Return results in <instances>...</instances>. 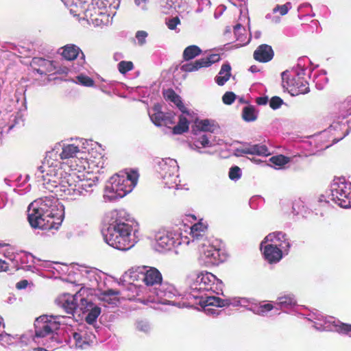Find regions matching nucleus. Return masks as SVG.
I'll use <instances>...</instances> for the list:
<instances>
[{
	"instance_id": "f257e3e1",
	"label": "nucleus",
	"mask_w": 351,
	"mask_h": 351,
	"mask_svg": "<svg viewBox=\"0 0 351 351\" xmlns=\"http://www.w3.org/2000/svg\"><path fill=\"white\" fill-rule=\"evenodd\" d=\"M86 151L75 143H56L46 153L35 176L44 188L56 195L75 199L93 191L97 177L88 171Z\"/></svg>"
},
{
	"instance_id": "f03ea898",
	"label": "nucleus",
	"mask_w": 351,
	"mask_h": 351,
	"mask_svg": "<svg viewBox=\"0 0 351 351\" xmlns=\"http://www.w3.org/2000/svg\"><path fill=\"white\" fill-rule=\"evenodd\" d=\"M191 295L194 298H199V304L207 314L214 315L217 309L215 307L244 306L247 307L249 300L245 298H232L222 300L210 295L211 293L219 294L222 291L223 282L213 274L205 271L192 274L189 277Z\"/></svg>"
},
{
	"instance_id": "7ed1b4c3",
	"label": "nucleus",
	"mask_w": 351,
	"mask_h": 351,
	"mask_svg": "<svg viewBox=\"0 0 351 351\" xmlns=\"http://www.w3.org/2000/svg\"><path fill=\"white\" fill-rule=\"evenodd\" d=\"M130 216L123 209L112 210L107 213L104 221L107 225L103 230L105 242L110 246L128 250L137 242V230L129 221Z\"/></svg>"
},
{
	"instance_id": "20e7f679",
	"label": "nucleus",
	"mask_w": 351,
	"mask_h": 351,
	"mask_svg": "<svg viewBox=\"0 0 351 351\" xmlns=\"http://www.w3.org/2000/svg\"><path fill=\"white\" fill-rule=\"evenodd\" d=\"M62 217L63 206L52 195L37 199L28 206L27 218L34 228L57 229Z\"/></svg>"
},
{
	"instance_id": "39448f33",
	"label": "nucleus",
	"mask_w": 351,
	"mask_h": 351,
	"mask_svg": "<svg viewBox=\"0 0 351 351\" xmlns=\"http://www.w3.org/2000/svg\"><path fill=\"white\" fill-rule=\"evenodd\" d=\"M138 174L136 171H120L112 176L108 181L104 198L113 201L123 197L130 193L136 185Z\"/></svg>"
},
{
	"instance_id": "423d86ee",
	"label": "nucleus",
	"mask_w": 351,
	"mask_h": 351,
	"mask_svg": "<svg viewBox=\"0 0 351 351\" xmlns=\"http://www.w3.org/2000/svg\"><path fill=\"white\" fill-rule=\"evenodd\" d=\"M66 317L62 315H43L38 317L34 323L36 338L45 337L50 335L51 343L48 347L53 348L58 341L55 332L60 325L65 324Z\"/></svg>"
},
{
	"instance_id": "0eeeda50",
	"label": "nucleus",
	"mask_w": 351,
	"mask_h": 351,
	"mask_svg": "<svg viewBox=\"0 0 351 351\" xmlns=\"http://www.w3.org/2000/svg\"><path fill=\"white\" fill-rule=\"evenodd\" d=\"M66 317L62 315H43L38 317L34 323L36 338L45 337L50 335L51 343L48 347L53 348L58 341L55 332L60 325L65 324Z\"/></svg>"
},
{
	"instance_id": "6e6552de",
	"label": "nucleus",
	"mask_w": 351,
	"mask_h": 351,
	"mask_svg": "<svg viewBox=\"0 0 351 351\" xmlns=\"http://www.w3.org/2000/svg\"><path fill=\"white\" fill-rule=\"evenodd\" d=\"M66 317L62 315H43L38 317L34 323L36 338L45 337L50 335L51 343L48 347L53 348L58 341L55 332L60 325L65 324Z\"/></svg>"
},
{
	"instance_id": "1a4fd4ad",
	"label": "nucleus",
	"mask_w": 351,
	"mask_h": 351,
	"mask_svg": "<svg viewBox=\"0 0 351 351\" xmlns=\"http://www.w3.org/2000/svg\"><path fill=\"white\" fill-rule=\"evenodd\" d=\"M304 69L296 68L291 71L282 73L283 86L292 95L305 94L309 92L308 83L301 75H304Z\"/></svg>"
},
{
	"instance_id": "9d476101",
	"label": "nucleus",
	"mask_w": 351,
	"mask_h": 351,
	"mask_svg": "<svg viewBox=\"0 0 351 351\" xmlns=\"http://www.w3.org/2000/svg\"><path fill=\"white\" fill-rule=\"evenodd\" d=\"M155 248L158 251L169 250L182 244L189 245V238L178 231L160 230L155 234Z\"/></svg>"
},
{
	"instance_id": "9b49d317",
	"label": "nucleus",
	"mask_w": 351,
	"mask_h": 351,
	"mask_svg": "<svg viewBox=\"0 0 351 351\" xmlns=\"http://www.w3.org/2000/svg\"><path fill=\"white\" fill-rule=\"evenodd\" d=\"M157 171L160 176L164 184L168 188L176 187L179 182V167L176 160L172 158H162L158 162Z\"/></svg>"
},
{
	"instance_id": "f8f14e48",
	"label": "nucleus",
	"mask_w": 351,
	"mask_h": 351,
	"mask_svg": "<svg viewBox=\"0 0 351 351\" xmlns=\"http://www.w3.org/2000/svg\"><path fill=\"white\" fill-rule=\"evenodd\" d=\"M331 199L342 208L351 207V182L344 178L334 179L330 186Z\"/></svg>"
},
{
	"instance_id": "ddd939ff",
	"label": "nucleus",
	"mask_w": 351,
	"mask_h": 351,
	"mask_svg": "<svg viewBox=\"0 0 351 351\" xmlns=\"http://www.w3.org/2000/svg\"><path fill=\"white\" fill-rule=\"evenodd\" d=\"M138 274L142 276V280L145 284L150 287V291L154 290V287H157L162 282V274L155 267H149L144 266L142 268H138L136 270H129L124 274V278H130L134 280L138 277Z\"/></svg>"
},
{
	"instance_id": "4468645a",
	"label": "nucleus",
	"mask_w": 351,
	"mask_h": 351,
	"mask_svg": "<svg viewBox=\"0 0 351 351\" xmlns=\"http://www.w3.org/2000/svg\"><path fill=\"white\" fill-rule=\"evenodd\" d=\"M152 293L153 295L150 296L149 301L163 304L174 305L175 301L173 298L178 295L176 288L167 282H161L157 287L154 288Z\"/></svg>"
},
{
	"instance_id": "2eb2a0df",
	"label": "nucleus",
	"mask_w": 351,
	"mask_h": 351,
	"mask_svg": "<svg viewBox=\"0 0 351 351\" xmlns=\"http://www.w3.org/2000/svg\"><path fill=\"white\" fill-rule=\"evenodd\" d=\"M84 5L85 4H82V10L80 11L78 14H75L74 16H80L83 15V19H86L90 24L96 27L108 25L111 23V19L109 18L108 14H105V12H103L100 13L95 5L90 3L88 5L87 8H85Z\"/></svg>"
},
{
	"instance_id": "dca6fc26",
	"label": "nucleus",
	"mask_w": 351,
	"mask_h": 351,
	"mask_svg": "<svg viewBox=\"0 0 351 351\" xmlns=\"http://www.w3.org/2000/svg\"><path fill=\"white\" fill-rule=\"evenodd\" d=\"M96 337L90 328L84 325H80L76 331L71 332L69 337V344L71 348L77 349H86L93 343Z\"/></svg>"
},
{
	"instance_id": "f3484780",
	"label": "nucleus",
	"mask_w": 351,
	"mask_h": 351,
	"mask_svg": "<svg viewBox=\"0 0 351 351\" xmlns=\"http://www.w3.org/2000/svg\"><path fill=\"white\" fill-rule=\"evenodd\" d=\"M197 246L199 252V260L202 264L208 266L218 265L222 261L219 250L211 245L208 240H205Z\"/></svg>"
},
{
	"instance_id": "a211bd4d",
	"label": "nucleus",
	"mask_w": 351,
	"mask_h": 351,
	"mask_svg": "<svg viewBox=\"0 0 351 351\" xmlns=\"http://www.w3.org/2000/svg\"><path fill=\"white\" fill-rule=\"evenodd\" d=\"M315 322L314 327L319 330H332L340 333H348L351 331V324H346L335 319L332 317L321 315Z\"/></svg>"
},
{
	"instance_id": "6ab92c4d",
	"label": "nucleus",
	"mask_w": 351,
	"mask_h": 351,
	"mask_svg": "<svg viewBox=\"0 0 351 351\" xmlns=\"http://www.w3.org/2000/svg\"><path fill=\"white\" fill-rule=\"evenodd\" d=\"M160 10L165 14H173L176 12L188 14L189 5L184 0H160Z\"/></svg>"
},
{
	"instance_id": "aec40b11",
	"label": "nucleus",
	"mask_w": 351,
	"mask_h": 351,
	"mask_svg": "<svg viewBox=\"0 0 351 351\" xmlns=\"http://www.w3.org/2000/svg\"><path fill=\"white\" fill-rule=\"evenodd\" d=\"M267 243L269 245L282 248L285 254H287L291 244L285 233L282 232H274L269 234L261 243V247Z\"/></svg>"
},
{
	"instance_id": "412c9836",
	"label": "nucleus",
	"mask_w": 351,
	"mask_h": 351,
	"mask_svg": "<svg viewBox=\"0 0 351 351\" xmlns=\"http://www.w3.org/2000/svg\"><path fill=\"white\" fill-rule=\"evenodd\" d=\"M80 298H83L79 293L74 295L64 293L57 299V302L68 314L73 315L75 311L81 306Z\"/></svg>"
},
{
	"instance_id": "4be33fe9",
	"label": "nucleus",
	"mask_w": 351,
	"mask_h": 351,
	"mask_svg": "<svg viewBox=\"0 0 351 351\" xmlns=\"http://www.w3.org/2000/svg\"><path fill=\"white\" fill-rule=\"evenodd\" d=\"M86 143L88 145L90 146V148L83 147L84 150L86 151V158L89 162V168H86V171H88L92 173L90 171L91 169L90 165L97 167L101 163V160L103 159V154L101 153L102 149L101 146L96 142L90 141H86ZM83 173H85V171H84Z\"/></svg>"
},
{
	"instance_id": "5701e85b",
	"label": "nucleus",
	"mask_w": 351,
	"mask_h": 351,
	"mask_svg": "<svg viewBox=\"0 0 351 351\" xmlns=\"http://www.w3.org/2000/svg\"><path fill=\"white\" fill-rule=\"evenodd\" d=\"M220 56L219 54H211L207 57L199 59L193 62L184 64L182 66L181 69L185 72H193L203 67H208L213 63L219 62Z\"/></svg>"
},
{
	"instance_id": "b1692460",
	"label": "nucleus",
	"mask_w": 351,
	"mask_h": 351,
	"mask_svg": "<svg viewBox=\"0 0 351 351\" xmlns=\"http://www.w3.org/2000/svg\"><path fill=\"white\" fill-rule=\"evenodd\" d=\"M206 230L207 225L202 221L190 227V232L187 235L189 238L190 243L196 246L200 243L204 242L205 240H208L206 237Z\"/></svg>"
},
{
	"instance_id": "393cba45",
	"label": "nucleus",
	"mask_w": 351,
	"mask_h": 351,
	"mask_svg": "<svg viewBox=\"0 0 351 351\" xmlns=\"http://www.w3.org/2000/svg\"><path fill=\"white\" fill-rule=\"evenodd\" d=\"M150 119L156 126L168 125L174 123V117L171 114H165L160 110L159 104L154 105L149 112Z\"/></svg>"
},
{
	"instance_id": "a878e982",
	"label": "nucleus",
	"mask_w": 351,
	"mask_h": 351,
	"mask_svg": "<svg viewBox=\"0 0 351 351\" xmlns=\"http://www.w3.org/2000/svg\"><path fill=\"white\" fill-rule=\"evenodd\" d=\"M80 300L81 306H80V309L83 313H87L86 316V322L89 325H93L100 315L101 308L94 305L86 298H80Z\"/></svg>"
},
{
	"instance_id": "bb28decb",
	"label": "nucleus",
	"mask_w": 351,
	"mask_h": 351,
	"mask_svg": "<svg viewBox=\"0 0 351 351\" xmlns=\"http://www.w3.org/2000/svg\"><path fill=\"white\" fill-rule=\"evenodd\" d=\"M339 114L338 119L335 121L328 128L330 132L332 130H337L339 129L341 130L346 128L347 121L343 122V120L348 115H351V96L342 104Z\"/></svg>"
},
{
	"instance_id": "cd10ccee",
	"label": "nucleus",
	"mask_w": 351,
	"mask_h": 351,
	"mask_svg": "<svg viewBox=\"0 0 351 351\" xmlns=\"http://www.w3.org/2000/svg\"><path fill=\"white\" fill-rule=\"evenodd\" d=\"M263 250V254L265 260L269 263H276L279 262L282 258L285 251L282 248H278L267 243L261 247Z\"/></svg>"
},
{
	"instance_id": "c85d7f7f",
	"label": "nucleus",
	"mask_w": 351,
	"mask_h": 351,
	"mask_svg": "<svg viewBox=\"0 0 351 351\" xmlns=\"http://www.w3.org/2000/svg\"><path fill=\"white\" fill-rule=\"evenodd\" d=\"M274 57V51L271 46L263 44L260 45L254 52V58L260 62H267Z\"/></svg>"
},
{
	"instance_id": "c756f323",
	"label": "nucleus",
	"mask_w": 351,
	"mask_h": 351,
	"mask_svg": "<svg viewBox=\"0 0 351 351\" xmlns=\"http://www.w3.org/2000/svg\"><path fill=\"white\" fill-rule=\"evenodd\" d=\"M212 143L209 137L206 134L199 132V134H197V137L195 138L193 144L191 145V147L199 153H202L201 151L202 148L210 147Z\"/></svg>"
},
{
	"instance_id": "7c9ffc66",
	"label": "nucleus",
	"mask_w": 351,
	"mask_h": 351,
	"mask_svg": "<svg viewBox=\"0 0 351 351\" xmlns=\"http://www.w3.org/2000/svg\"><path fill=\"white\" fill-rule=\"evenodd\" d=\"M274 304L278 310L288 308L296 304V300L293 294H285L279 296Z\"/></svg>"
},
{
	"instance_id": "2f4dec72",
	"label": "nucleus",
	"mask_w": 351,
	"mask_h": 351,
	"mask_svg": "<svg viewBox=\"0 0 351 351\" xmlns=\"http://www.w3.org/2000/svg\"><path fill=\"white\" fill-rule=\"evenodd\" d=\"M273 309L278 310V308L275 306L274 303H260L258 304H255L250 308V310L252 311L254 314L265 316L268 312L271 311Z\"/></svg>"
},
{
	"instance_id": "473e14b6",
	"label": "nucleus",
	"mask_w": 351,
	"mask_h": 351,
	"mask_svg": "<svg viewBox=\"0 0 351 351\" xmlns=\"http://www.w3.org/2000/svg\"><path fill=\"white\" fill-rule=\"evenodd\" d=\"M248 154L268 156L271 154L267 147L262 144L248 145L247 149L243 151Z\"/></svg>"
},
{
	"instance_id": "72a5a7b5",
	"label": "nucleus",
	"mask_w": 351,
	"mask_h": 351,
	"mask_svg": "<svg viewBox=\"0 0 351 351\" xmlns=\"http://www.w3.org/2000/svg\"><path fill=\"white\" fill-rule=\"evenodd\" d=\"M61 49L62 50L61 55L67 60H75L79 53L81 52L80 49L75 45H66L62 47Z\"/></svg>"
},
{
	"instance_id": "f704fd0d",
	"label": "nucleus",
	"mask_w": 351,
	"mask_h": 351,
	"mask_svg": "<svg viewBox=\"0 0 351 351\" xmlns=\"http://www.w3.org/2000/svg\"><path fill=\"white\" fill-rule=\"evenodd\" d=\"M119 291L112 289H108L100 294L99 299L108 304L116 305L119 301Z\"/></svg>"
},
{
	"instance_id": "c9c22d12",
	"label": "nucleus",
	"mask_w": 351,
	"mask_h": 351,
	"mask_svg": "<svg viewBox=\"0 0 351 351\" xmlns=\"http://www.w3.org/2000/svg\"><path fill=\"white\" fill-rule=\"evenodd\" d=\"M231 67L228 64L222 65L218 75L215 78L217 84L219 86H223L230 77Z\"/></svg>"
},
{
	"instance_id": "e433bc0d",
	"label": "nucleus",
	"mask_w": 351,
	"mask_h": 351,
	"mask_svg": "<svg viewBox=\"0 0 351 351\" xmlns=\"http://www.w3.org/2000/svg\"><path fill=\"white\" fill-rule=\"evenodd\" d=\"M65 6H66L71 14L73 16L78 14L80 11L82 10V4H85L87 0H61Z\"/></svg>"
},
{
	"instance_id": "4c0bfd02",
	"label": "nucleus",
	"mask_w": 351,
	"mask_h": 351,
	"mask_svg": "<svg viewBox=\"0 0 351 351\" xmlns=\"http://www.w3.org/2000/svg\"><path fill=\"white\" fill-rule=\"evenodd\" d=\"M188 117V115H187ZM189 117L192 118V115ZM189 121L186 118V114H183L180 117L178 123L173 127V133L174 134H181L189 130Z\"/></svg>"
},
{
	"instance_id": "58836bf2",
	"label": "nucleus",
	"mask_w": 351,
	"mask_h": 351,
	"mask_svg": "<svg viewBox=\"0 0 351 351\" xmlns=\"http://www.w3.org/2000/svg\"><path fill=\"white\" fill-rule=\"evenodd\" d=\"M245 31V28L241 24H237L234 27V33L236 39L240 42V45H245L249 42V39H247L246 36L244 34Z\"/></svg>"
},
{
	"instance_id": "ea45409f",
	"label": "nucleus",
	"mask_w": 351,
	"mask_h": 351,
	"mask_svg": "<svg viewBox=\"0 0 351 351\" xmlns=\"http://www.w3.org/2000/svg\"><path fill=\"white\" fill-rule=\"evenodd\" d=\"M202 52L201 49L196 45H190L187 47L183 52V58L185 60H191Z\"/></svg>"
},
{
	"instance_id": "a19ab883",
	"label": "nucleus",
	"mask_w": 351,
	"mask_h": 351,
	"mask_svg": "<svg viewBox=\"0 0 351 351\" xmlns=\"http://www.w3.org/2000/svg\"><path fill=\"white\" fill-rule=\"evenodd\" d=\"M196 126L197 129L201 132H213L216 128V125L213 121L208 119L202 120L197 122Z\"/></svg>"
},
{
	"instance_id": "79ce46f5",
	"label": "nucleus",
	"mask_w": 351,
	"mask_h": 351,
	"mask_svg": "<svg viewBox=\"0 0 351 351\" xmlns=\"http://www.w3.org/2000/svg\"><path fill=\"white\" fill-rule=\"evenodd\" d=\"M243 119L247 122L254 121L256 119L257 115L255 108L253 106H245L243 109Z\"/></svg>"
},
{
	"instance_id": "37998d69",
	"label": "nucleus",
	"mask_w": 351,
	"mask_h": 351,
	"mask_svg": "<svg viewBox=\"0 0 351 351\" xmlns=\"http://www.w3.org/2000/svg\"><path fill=\"white\" fill-rule=\"evenodd\" d=\"M73 82L77 84L86 87H92L94 86L93 80L90 77L83 74L77 75L75 79L73 80Z\"/></svg>"
},
{
	"instance_id": "c03bdc74",
	"label": "nucleus",
	"mask_w": 351,
	"mask_h": 351,
	"mask_svg": "<svg viewBox=\"0 0 351 351\" xmlns=\"http://www.w3.org/2000/svg\"><path fill=\"white\" fill-rule=\"evenodd\" d=\"M269 160L273 165L278 167V168H281L290 162V158L283 155L273 156Z\"/></svg>"
},
{
	"instance_id": "a18cd8bd",
	"label": "nucleus",
	"mask_w": 351,
	"mask_h": 351,
	"mask_svg": "<svg viewBox=\"0 0 351 351\" xmlns=\"http://www.w3.org/2000/svg\"><path fill=\"white\" fill-rule=\"evenodd\" d=\"M171 101H172L177 106V107L182 112V114H186L189 117L191 116V112L184 106L180 96L176 95V96H174L173 99L171 100Z\"/></svg>"
},
{
	"instance_id": "49530a36",
	"label": "nucleus",
	"mask_w": 351,
	"mask_h": 351,
	"mask_svg": "<svg viewBox=\"0 0 351 351\" xmlns=\"http://www.w3.org/2000/svg\"><path fill=\"white\" fill-rule=\"evenodd\" d=\"M36 258L29 253H24L21 257V262L22 265H25L27 270H30L31 265H27L29 263H34Z\"/></svg>"
},
{
	"instance_id": "de8ad7c7",
	"label": "nucleus",
	"mask_w": 351,
	"mask_h": 351,
	"mask_svg": "<svg viewBox=\"0 0 351 351\" xmlns=\"http://www.w3.org/2000/svg\"><path fill=\"white\" fill-rule=\"evenodd\" d=\"M134 68L133 63L131 61H121L118 64V69L119 72L124 74Z\"/></svg>"
},
{
	"instance_id": "09e8293b",
	"label": "nucleus",
	"mask_w": 351,
	"mask_h": 351,
	"mask_svg": "<svg viewBox=\"0 0 351 351\" xmlns=\"http://www.w3.org/2000/svg\"><path fill=\"white\" fill-rule=\"evenodd\" d=\"M34 62L38 64L41 66L47 67L46 71L41 70L40 69H37V72L40 74H43L44 73H45L46 71H52L51 69H48V67H51V66H52L51 62L49 60L39 58V59H35Z\"/></svg>"
},
{
	"instance_id": "8fccbe9b",
	"label": "nucleus",
	"mask_w": 351,
	"mask_h": 351,
	"mask_svg": "<svg viewBox=\"0 0 351 351\" xmlns=\"http://www.w3.org/2000/svg\"><path fill=\"white\" fill-rule=\"evenodd\" d=\"M291 8V3L288 2L284 5H276L273 9V12H274V13L279 12L280 14V15L283 16V15H285Z\"/></svg>"
},
{
	"instance_id": "3c124183",
	"label": "nucleus",
	"mask_w": 351,
	"mask_h": 351,
	"mask_svg": "<svg viewBox=\"0 0 351 351\" xmlns=\"http://www.w3.org/2000/svg\"><path fill=\"white\" fill-rule=\"evenodd\" d=\"M241 176V170L237 167L234 166L230 169L229 171V178L232 180H237L239 179Z\"/></svg>"
},
{
	"instance_id": "603ef678",
	"label": "nucleus",
	"mask_w": 351,
	"mask_h": 351,
	"mask_svg": "<svg viewBox=\"0 0 351 351\" xmlns=\"http://www.w3.org/2000/svg\"><path fill=\"white\" fill-rule=\"evenodd\" d=\"M180 24V20L178 16L170 18L166 20V25L171 30H176L177 26Z\"/></svg>"
},
{
	"instance_id": "864d4df0",
	"label": "nucleus",
	"mask_w": 351,
	"mask_h": 351,
	"mask_svg": "<svg viewBox=\"0 0 351 351\" xmlns=\"http://www.w3.org/2000/svg\"><path fill=\"white\" fill-rule=\"evenodd\" d=\"M136 329L144 333H148L151 330L150 325L148 322L145 321H138L136 324Z\"/></svg>"
},
{
	"instance_id": "5fc2aeb1",
	"label": "nucleus",
	"mask_w": 351,
	"mask_h": 351,
	"mask_svg": "<svg viewBox=\"0 0 351 351\" xmlns=\"http://www.w3.org/2000/svg\"><path fill=\"white\" fill-rule=\"evenodd\" d=\"M147 36L148 34L145 31H137L135 36L136 39L137 40V44L140 46L145 45Z\"/></svg>"
},
{
	"instance_id": "6e6d98bb",
	"label": "nucleus",
	"mask_w": 351,
	"mask_h": 351,
	"mask_svg": "<svg viewBox=\"0 0 351 351\" xmlns=\"http://www.w3.org/2000/svg\"><path fill=\"white\" fill-rule=\"evenodd\" d=\"M14 343V337L11 335L5 333L0 335V344L3 346L11 345Z\"/></svg>"
},
{
	"instance_id": "4d7b16f0",
	"label": "nucleus",
	"mask_w": 351,
	"mask_h": 351,
	"mask_svg": "<svg viewBox=\"0 0 351 351\" xmlns=\"http://www.w3.org/2000/svg\"><path fill=\"white\" fill-rule=\"evenodd\" d=\"M282 103H283V101H282V99L280 97L275 96V97H273L270 99V101H269V106L272 109L276 110V109L279 108L281 106Z\"/></svg>"
},
{
	"instance_id": "13d9d810",
	"label": "nucleus",
	"mask_w": 351,
	"mask_h": 351,
	"mask_svg": "<svg viewBox=\"0 0 351 351\" xmlns=\"http://www.w3.org/2000/svg\"><path fill=\"white\" fill-rule=\"evenodd\" d=\"M235 98H236V95L234 93L226 92L223 95V96L222 97V100L225 104L230 105L234 102V101L235 100Z\"/></svg>"
},
{
	"instance_id": "bf43d9fd",
	"label": "nucleus",
	"mask_w": 351,
	"mask_h": 351,
	"mask_svg": "<svg viewBox=\"0 0 351 351\" xmlns=\"http://www.w3.org/2000/svg\"><path fill=\"white\" fill-rule=\"evenodd\" d=\"M197 3L198 8L196 10L197 13L202 12L206 8H210L211 4L210 0H197Z\"/></svg>"
},
{
	"instance_id": "052dcab7",
	"label": "nucleus",
	"mask_w": 351,
	"mask_h": 351,
	"mask_svg": "<svg viewBox=\"0 0 351 351\" xmlns=\"http://www.w3.org/2000/svg\"><path fill=\"white\" fill-rule=\"evenodd\" d=\"M135 4L141 10H147V0H134Z\"/></svg>"
},
{
	"instance_id": "680f3d73",
	"label": "nucleus",
	"mask_w": 351,
	"mask_h": 351,
	"mask_svg": "<svg viewBox=\"0 0 351 351\" xmlns=\"http://www.w3.org/2000/svg\"><path fill=\"white\" fill-rule=\"evenodd\" d=\"M176 95L177 94H176V93L172 90H167L164 93L165 97L169 99L170 101L172 100L174 96Z\"/></svg>"
},
{
	"instance_id": "e2e57ef3",
	"label": "nucleus",
	"mask_w": 351,
	"mask_h": 351,
	"mask_svg": "<svg viewBox=\"0 0 351 351\" xmlns=\"http://www.w3.org/2000/svg\"><path fill=\"white\" fill-rule=\"evenodd\" d=\"M318 202L320 206H325L327 205L329 203V201L326 199L325 195H321L318 198Z\"/></svg>"
},
{
	"instance_id": "0e129e2a",
	"label": "nucleus",
	"mask_w": 351,
	"mask_h": 351,
	"mask_svg": "<svg viewBox=\"0 0 351 351\" xmlns=\"http://www.w3.org/2000/svg\"><path fill=\"white\" fill-rule=\"evenodd\" d=\"M27 284H28V282L26 280H21L20 282L16 283V287L18 289H25L27 287Z\"/></svg>"
},
{
	"instance_id": "69168bd1",
	"label": "nucleus",
	"mask_w": 351,
	"mask_h": 351,
	"mask_svg": "<svg viewBox=\"0 0 351 351\" xmlns=\"http://www.w3.org/2000/svg\"><path fill=\"white\" fill-rule=\"evenodd\" d=\"M268 102V97H259L256 99V103L258 105H265Z\"/></svg>"
},
{
	"instance_id": "338daca9",
	"label": "nucleus",
	"mask_w": 351,
	"mask_h": 351,
	"mask_svg": "<svg viewBox=\"0 0 351 351\" xmlns=\"http://www.w3.org/2000/svg\"><path fill=\"white\" fill-rule=\"evenodd\" d=\"M8 269V263L0 259V271H6Z\"/></svg>"
},
{
	"instance_id": "774afa93",
	"label": "nucleus",
	"mask_w": 351,
	"mask_h": 351,
	"mask_svg": "<svg viewBox=\"0 0 351 351\" xmlns=\"http://www.w3.org/2000/svg\"><path fill=\"white\" fill-rule=\"evenodd\" d=\"M245 149H247V146H245V147H244L243 148L237 149L235 150V155L237 156H242L243 154H248L247 153H245V152H243Z\"/></svg>"
}]
</instances>
